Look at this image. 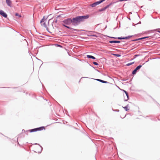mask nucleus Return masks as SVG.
<instances>
[{
  "label": "nucleus",
  "instance_id": "obj_1",
  "mask_svg": "<svg viewBox=\"0 0 160 160\" xmlns=\"http://www.w3.org/2000/svg\"><path fill=\"white\" fill-rule=\"evenodd\" d=\"M89 15L85 16H78L72 19V25L76 26L78 25L80 22L83 21L84 19L88 18Z\"/></svg>",
  "mask_w": 160,
  "mask_h": 160
},
{
  "label": "nucleus",
  "instance_id": "obj_2",
  "mask_svg": "<svg viewBox=\"0 0 160 160\" xmlns=\"http://www.w3.org/2000/svg\"><path fill=\"white\" fill-rule=\"evenodd\" d=\"M45 127H41L38 128H34L33 129L29 130H28L29 132H37V131H41L42 130H45Z\"/></svg>",
  "mask_w": 160,
  "mask_h": 160
},
{
  "label": "nucleus",
  "instance_id": "obj_3",
  "mask_svg": "<svg viewBox=\"0 0 160 160\" xmlns=\"http://www.w3.org/2000/svg\"><path fill=\"white\" fill-rule=\"evenodd\" d=\"M63 22L66 25H70L71 23H72V19H71L70 18H68L66 20H64Z\"/></svg>",
  "mask_w": 160,
  "mask_h": 160
},
{
  "label": "nucleus",
  "instance_id": "obj_4",
  "mask_svg": "<svg viewBox=\"0 0 160 160\" xmlns=\"http://www.w3.org/2000/svg\"><path fill=\"white\" fill-rule=\"evenodd\" d=\"M104 1H105V0H100L99 1L96 2L94 3H93V4H92L91 5V6L92 7H94L97 5H99V4H100V3H101L102 2Z\"/></svg>",
  "mask_w": 160,
  "mask_h": 160
},
{
  "label": "nucleus",
  "instance_id": "obj_5",
  "mask_svg": "<svg viewBox=\"0 0 160 160\" xmlns=\"http://www.w3.org/2000/svg\"><path fill=\"white\" fill-rule=\"evenodd\" d=\"M47 22V20L44 19H42L41 21V23L42 25L45 28L47 27V25L46 22Z\"/></svg>",
  "mask_w": 160,
  "mask_h": 160
},
{
  "label": "nucleus",
  "instance_id": "obj_6",
  "mask_svg": "<svg viewBox=\"0 0 160 160\" xmlns=\"http://www.w3.org/2000/svg\"><path fill=\"white\" fill-rule=\"evenodd\" d=\"M142 67V65H139L132 72V74H135L137 72V70L139 69L140 68Z\"/></svg>",
  "mask_w": 160,
  "mask_h": 160
},
{
  "label": "nucleus",
  "instance_id": "obj_7",
  "mask_svg": "<svg viewBox=\"0 0 160 160\" xmlns=\"http://www.w3.org/2000/svg\"><path fill=\"white\" fill-rule=\"evenodd\" d=\"M0 14L5 18H7V14L2 10H0Z\"/></svg>",
  "mask_w": 160,
  "mask_h": 160
},
{
  "label": "nucleus",
  "instance_id": "obj_8",
  "mask_svg": "<svg viewBox=\"0 0 160 160\" xmlns=\"http://www.w3.org/2000/svg\"><path fill=\"white\" fill-rule=\"evenodd\" d=\"M6 2L7 5L10 7H11V2L10 0H6Z\"/></svg>",
  "mask_w": 160,
  "mask_h": 160
},
{
  "label": "nucleus",
  "instance_id": "obj_9",
  "mask_svg": "<svg viewBox=\"0 0 160 160\" xmlns=\"http://www.w3.org/2000/svg\"><path fill=\"white\" fill-rule=\"evenodd\" d=\"M131 37V36H128V37H123V38L119 37V38H118L119 39H128V38H130Z\"/></svg>",
  "mask_w": 160,
  "mask_h": 160
},
{
  "label": "nucleus",
  "instance_id": "obj_10",
  "mask_svg": "<svg viewBox=\"0 0 160 160\" xmlns=\"http://www.w3.org/2000/svg\"><path fill=\"white\" fill-rule=\"evenodd\" d=\"M109 43H119L120 42V41H110L109 42Z\"/></svg>",
  "mask_w": 160,
  "mask_h": 160
},
{
  "label": "nucleus",
  "instance_id": "obj_11",
  "mask_svg": "<svg viewBox=\"0 0 160 160\" xmlns=\"http://www.w3.org/2000/svg\"><path fill=\"white\" fill-rule=\"evenodd\" d=\"M123 91L125 92L126 96H127V98L125 99V101H127L128 99V93L126 91H125L124 90H123Z\"/></svg>",
  "mask_w": 160,
  "mask_h": 160
},
{
  "label": "nucleus",
  "instance_id": "obj_12",
  "mask_svg": "<svg viewBox=\"0 0 160 160\" xmlns=\"http://www.w3.org/2000/svg\"><path fill=\"white\" fill-rule=\"evenodd\" d=\"M97 80L98 81H99L101 82H102V83H107L108 82L107 81H103L102 80L99 79H97Z\"/></svg>",
  "mask_w": 160,
  "mask_h": 160
},
{
  "label": "nucleus",
  "instance_id": "obj_13",
  "mask_svg": "<svg viewBox=\"0 0 160 160\" xmlns=\"http://www.w3.org/2000/svg\"><path fill=\"white\" fill-rule=\"evenodd\" d=\"M87 57L88 58H92L93 59H95V57H94L92 56H91V55H87Z\"/></svg>",
  "mask_w": 160,
  "mask_h": 160
},
{
  "label": "nucleus",
  "instance_id": "obj_14",
  "mask_svg": "<svg viewBox=\"0 0 160 160\" xmlns=\"http://www.w3.org/2000/svg\"><path fill=\"white\" fill-rule=\"evenodd\" d=\"M146 38V37H143V38H138V39H136V40H135V41L139 40H141V39H144V38Z\"/></svg>",
  "mask_w": 160,
  "mask_h": 160
},
{
  "label": "nucleus",
  "instance_id": "obj_15",
  "mask_svg": "<svg viewBox=\"0 0 160 160\" xmlns=\"http://www.w3.org/2000/svg\"><path fill=\"white\" fill-rule=\"evenodd\" d=\"M15 15L16 16H18V17H21V16L19 15V14H18V13H16L15 14Z\"/></svg>",
  "mask_w": 160,
  "mask_h": 160
},
{
  "label": "nucleus",
  "instance_id": "obj_16",
  "mask_svg": "<svg viewBox=\"0 0 160 160\" xmlns=\"http://www.w3.org/2000/svg\"><path fill=\"white\" fill-rule=\"evenodd\" d=\"M93 63L95 65H98V63L97 62H93Z\"/></svg>",
  "mask_w": 160,
  "mask_h": 160
},
{
  "label": "nucleus",
  "instance_id": "obj_17",
  "mask_svg": "<svg viewBox=\"0 0 160 160\" xmlns=\"http://www.w3.org/2000/svg\"><path fill=\"white\" fill-rule=\"evenodd\" d=\"M114 55H115L117 57H119L120 56V55L118 54H114Z\"/></svg>",
  "mask_w": 160,
  "mask_h": 160
},
{
  "label": "nucleus",
  "instance_id": "obj_18",
  "mask_svg": "<svg viewBox=\"0 0 160 160\" xmlns=\"http://www.w3.org/2000/svg\"><path fill=\"white\" fill-rule=\"evenodd\" d=\"M133 63H134V62L131 63H128L127 64V65L129 66V65H132V64H133Z\"/></svg>",
  "mask_w": 160,
  "mask_h": 160
},
{
  "label": "nucleus",
  "instance_id": "obj_19",
  "mask_svg": "<svg viewBox=\"0 0 160 160\" xmlns=\"http://www.w3.org/2000/svg\"><path fill=\"white\" fill-rule=\"evenodd\" d=\"M63 25L65 27H66V28H70L69 27L66 26L64 24H63Z\"/></svg>",
  "mask_w": 160,
  "mask_h": 160
},
{
  "label": "nucleus",
  "instance_id": "obj_20",
  "mask_svg": "<svg viewBox=\"0 0 160 160\" xmlns=\"http://www.w3.org/2000/svg\"><path fill=\"white\" fill-rule=\"evenodd\" d=\"M125 109L126 111H127L128 110L127 109V106H126L124 108Z\"/></svg>",
  "mask_w": 160,
  "mask_h": 160
},
{
  "label": "nucleus",
  "instance_id": "obj_21",
  "mask_svg": "<svg viewBox=\"0 0 160 160\" xmlns=\"http://www.w3.org/2000/svg\"><path fill=\"white\" fill-rule=\"evenodd\" d=\"M126 0H119V1H121V2H122V1H126Z\"/></svg>",
  "mask_w": 160,
  "mask_h": 160
},
{
  "label": "nucleus",
  "instance_id": "obj_22",
  "mask_svg": "<svg viewBox=\"0 0 160 160\" xmlns=\"http://www.w3.org/2000/svg\"><path fill=\"white\" fill-rule=\"evenodd\" d=\"M138 56V55H135V57H136V56Z\"/></svg>",
  "mask_w": 160,
  "mask_h": 160
}]
</instances>
